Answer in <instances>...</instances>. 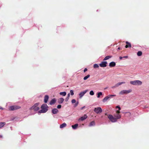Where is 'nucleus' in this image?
I'll use <instances>...</instances> for the list:
<instances>
[{
    "instance_id": "obj_39",
    "label": "nucleus",
    "mask_w": 149,
    "mask_h": 149,
    "mask_svg": "<svg viewBox=\"0 0 149 149\" xmlns=\"http://www.w3.org/2000/svg\"><path fill=\"white\" fill-rule=\"evenodd\" d=\"M117 87V86H116V84L114 86H113L112 87V88H115L116 87Z\"/></svg>"
},
{
    "instance_id": "obj_29",
    "label": "nucleus",
    "mask_w": 149,
    "mask_h": 149,
    "mask_svg": "<svg viewBox=\"0 0 149 149\" xmlns=\"http://www.w3.org/2000/svg\"><path fill=\"white\" fill-rule=\"evenodd\" d=\"M90 94L91 95H94V93L93 91H91L90 92Z\"/></svg>"
},
{
    "instance_id": "obj_32",
    "label": "nucleus",
    "mask_w": 149,
    "mask_h": 149,
    "mask_svg": "<svg viewBox=\"0 0 149 149\" xmlns=\"http://www.w3.org/2000/svg\"><path fill=\"white\" fill-rule=\"evenodd\" d=\"M78 104H79V102H76L75 104H74V107H76L78 105Z\"/></svg>"
},
{
    "instance_id": "obj_44",
    "label": "nucleus",
    "mask_w": 149,
    "mask_h": 149,
    "mask_svg": "<svg viewBox=\"0 0 149 149\" xmlns=\"http://www.w3.org/2000/svg\"><path fill=\"white\" fill-rule=\"evenodd\" d=\"M120 47H119L118 48V49H119V50H120Z\"/></svg>"
},
{
    "instance_id": "obj_24",
    "label": "nucleus",
    "mask_w": 149,
    "mask_h": 149,
    "mask_svg": "<svg viewBox=\"0 0 149 149\" xmlns=\"http://www.w3.org/2000/svg\"><path fill=\"white\" fill-rule=\"evenodd\" d=\"M60 94L61 95L65 96L66 95V93L65 92H61L60 93Z\"/></svg>"
},
{
    "instance_id": "obj_46",
    "label": "nucleus",
    "mask_w": 149,
    "mask_h": 149,
    "mask_svg": "<svg viewBox=\"0 0 149 149\" xmlns=\"http://www.w3.org/2000/svg\"><path fill=\"white\" fill-rule=\"evenodd\" d=\"M1 109V108H0V109Z\"/></svg>"
},
{
    "instance_id": "obj_22",
    "label": "nucleus",
    "mask_w": 149,
    "mask_h": 149,
    "mask_svg": "<svg viewBox=\"0 0 149 149\" xmlns=\"http://www.w3.org/2000/svg\"><path fill=\"white\" fill-rule=\"evenodd\" d=\"M6 123L5 122H0V128H1L5 125Z\"/></svg>"
},
{
    "instance_id": "obj_30",
    "label": "nucleus",
    "mask_w": 149,
    "mask_h": 149,
    "mask_svg": "<svg viewBox=\"0 0 149 149\" xmlns=\"http://www.w3.org/2000/svg\"><path fill=\"white\" fill-rule=\"evenodd\" d=\"M70 92L71 95H74V92L72 90H71L70 91Z\"/></svg>"
},
{
    "instance_id": "obj_20",
    "label": "nucleus",
    "mask_w": 149,
    "mask_h": 149,
    "mask_svg": "<svg viewBox=\"0 0 149 149\" xmlns=\"http://www.w3.org/2000/svg\"><path fill=\"white\" fill-rule=\"evenodd\" d=\"M78 125V124H76L74 125H72V127L73 129H75L77 128Z\"/></svg>"
},
{
    "instance_id": "obj_2",
    "label": "nucleus",
    "mask_w": 149,
    "mask_h": 149,
    "mask_svg": "<svg viewBox=\"0 0 149 149\" xmlns=\"http://www.w3.org/2000/svg\"><path fill=\"white\" fill-rule=\"evenodd\" d=\"M48 107L47 104H42L41 107V108L42 109L39 111L38 112L40 113H45L48 110Z\"/></svg>"
},
{
    "instance_id": "obj_1",
    "label": "nucleus",
    "mask_w": 149,
    "mask_h": 149,
    "mask_svg": "<svg viewBox=\"0 0 149 149\" xmlns=\"http://www.w3.org/2000/svg\"><path fill=\"white\" fill-rule=\"evenodd\" d=\"M108 117L111 122L114 123L116 122L118 119L120 118L121 116L119 114H115L114 116L112 115H109Z\"/></svg>"
},
{
    "instance_id": "obj_27",
    "label": "nucleus",
    "mask_w": 149,
    "mask_h": 149,
    "mask_svg": "<svg viewBox=\"0 0 149 149\" xmlns=\"http://www.w3.org/2000/svg\"><path fill=\"white\" fill-rule=\"evenodd\" d=\"M102 93L101 92H100L98 93H97V97L98 98H99L100 95H102Z\"/></svg>"
},
{
    "instance_id": "obj_26",
    "label": "nucleus",
    "mask_w": 149,
    "mask_h": 149,
    "mask_svg": "<svg viewBox=\"0 0 149 149\" xmlns=\"http://www.w3.org/2000/svg\"><path fill=\"white\" fill-rule=\"evenodd\" d=\"M90 76V75L89 74L87 75L84 78V80H86Z\"/></svg>"
},
{
    "instance_id": "obj_16",
    "label": "nucleus",
    "mask_w": 149,
    "mask_h": 149,
    "mask_svg": "<svg viewBox=\"0 0 149 149\" xmlns=\"http://www.w3.org/2000/svg\"><path fill=\"white\" fill-rule=\"evenodd\" d=\"M110 98V96L109 95L105 97L102 100V101L103 102H105L106 101L108 100Z\"/></svg>"
},
{
    "instance_id": "obj_38",
    "label": "nucleus",
    "mask_w": 149,
    "mask_h": 149,
    "mask_svg": "<svg viewBox=\"0 0 149 149\" xmlns=\"http://www.w3.org/2000/svg\"><path fill=\"white\" fill-rule=\"evenodd\" d=\"M87 70V69L86 68H85L84 70V72H85Z\"/></svg>"
},
{
    "instance_id": "obj_18",
    "label": "nucleus",
    "mask_w": 149,
    "mask_h": 149,
    "mask_svg": "<svg viewBox=\"0 0 149 149\" xmlns=\"http://www.w3.org/2000/svg\"><path fill=\"white\" fill-rule=\"evenodd\" d=\"M66 124L65 123H64L60 125V127L61 128H62L65 127L66 126Z\"/></svg>"
},
{
    "instance_id": "obj_21",
    "label": "nucleus",
    "mask_w": 149,
    "mask_h": 149,
    "mask_svg": "<svg viewBox=\"0 0 149 149\" xmlns=\"http://www.w3.org/2000/svg\"><path fill=\"white\" fill-rule=\"evenodd\" d=\"M95 125V123L94 121H92L89 124V126H94Z\"/></svg>"
},
{
    "instance_id": "obj_37",
    "label": "nucleus",
    "mask_w": 149,
    "mask_h": 149,
    "mask_svg": "<svg viewBox=\"0 0 149 149\" xmlns=\"http://www.w3.org/2000/svg\"><path fill=\"white\" fill-rule=\"evenodd\" d=\"M116 113L117 114H119V113H120V110H117L116 111Z\"/></svg>"
},
{
    "instance_id": "obj_45",
    "label": "nucleus",
    "mask_w": 149,
    "mask_h": 149,
    "mask_svg": "<svg viewBox=\"0 0 149 149\" xmlns=\"http://www.w3.org/2000/svg\"><path fill=\"white\" fill-rule=\"evenodd\" d=\"M105 115H107V113H105Z\"/></svg>"
},
{
    "instance_id": "obj_41",
    "label": "nucleus",
    "mask_w": 149,
    "mask_h": 149,
    "mask_svg": "<svg viewBox=\"0 0 149 149\" xmlns=\"http://www.w3.org/2000/svg\"><path fill=\"white\" fill-rule=\"evenodd\" d=\"M70 93H68V96L67 97L69 98V97L70 96Z\"/></svg>"
},
{
    "instance_id": "obj_23",
    "label": "nucleus",
    "mask_w": 149,
    "mask_h": 149,
    "mask_svg": "<svg viewBox=\"0 0 149 149\" xmlns=\"http://www.w3.org/2000/svg\"><path fill=\"white\" fill-rule=\"evenodd\" d=\"M125 82H119L117 84H116V86H117V87L118 86H119L121 85L122 84H125Z\"/></svg>"
},
{
    "instance_id": "obj_11",
    "label": "nucleus",
    "mask_w": 149,
    "mask_h": 149,
    "mask_svg": "<svg viewBox=\"0 0 149 149\" xmlns=\"http://www.w3.org/2000/svg\"><path fill=\"white\" fill-rule=\"evenodd\" d=\"M58 109L56 108L53 109L52 110V112L53 114H55L57 113L58 112Z\"/></svg>"
},
{
    "instance_id": "obj_34",
    "label": "nucleus",
    "mask_w": 149,
    "mask_h": 149,
    "mask_svg": "<svg viewBox=\"0 0 149 149\" xmlns=\"http://www.w3.org/2000/svg\"><path fill=\"white\" fill-rule=\"evenodd\" d=\"M109 96H110V98L111 97H113V96H116L115 95H108Z\"/></svg>"
},
{
    "instance_id": "obj_6",
    "label": "nucleus",
    "mask_w": 149,
    "mask_h": 149,
    "mask_svg": "<svg viewBox=\"0 0 149 149\" xmlns=\"http://www.w3.org/2000/svg\"><path fill=\"white\" fill-rule=\"evenodd\" d=\"M94 111L97 114H99L102 112L101 108L100 107L95 108L94 109Z\"/></svg>"
},
{
    "instance_id": "obj_7",
    "label": "nucleus",
    "mask_w": 149,
    "mask_h": 149,
    "mask_svg": "<svg viewBox=\"0 0 149 149\" xmlns=\"http://www.w3.org/2000/svg\"><path fill=\"white\" fill-rule=\"evenodd\" d=\"M21 108V107L17 105H13L11 106L10 107V109L12 111H13L19 109Z\"/></svg>"
},
{
    "instance_id": "obj_3",
    "label": "nucleus",
    "mask_w": 149,
    "mask_h": 149,
    "mask_svg": "<svg viewBox=\"0 0 149 149\" xmlns=\"http://www.w3.org/2000/svg\"><path fill=\"white\" fill-rule=\"evenodd\" d=\"M39 104V103L38 102L35 104L33 106L31 107L30 109L31 110H33L35 111H37L40 108L38 107Z\"/></svg>"
},
{
    "instance_id": "obj_33",
    "label": "nucleus",
    "mask_w": 149,
    "mask_h": 149,
    "mask_svg": "<svg viewBox=\"0 0 149 149\" xmlns=\"http://www.w3.org/2000/svg\"><path fill=\"white\" fill-rule=\"evenodd\" d=\"M61 105H58L57 106V108L58 109H60L61 108Z\"/></svg>"
},
{
    "instance_id": "obj_35",
    "label": "nucleus",
    "mask_w": 149,
    "mask_h": 149,
    "mask_svg": "<svg viewBox=\"0 0 149 149\" xmlns=\"http://www.w3.org/2000/svg\"><path fill=\"white\" fill-rule=\"evenodd\" d=\"M116 108H118V110H120L121 109V108H120V106H117L116 107Z\"/></svg>"
},
{
    "instance_id": "obj_40",
    "label": "nucleus",
    "mask_w": 149,
    "mask_h": 149,
    "mask_svg": "<svg viewBox=\"0 0 149 149\" xmlns=\"http://www.w3.org/2000/svg\"><path fill=\"white\" fill-rule=\"evenodd\" d=\"M128 56H124L123 57V58H127Z\"/></svg>"
},
{
    "instance_id": "obj_17",
    "label": "nucleus",
    "mask_w": 149,
    "mask_h": 149,
    "mask_svg": "<svg viewBox=\"0 0 149 149\" xmlns=\"http://www.w3.org/2000/svg\"><path fill=\"white\" fill-rule=\"evenodd\" d=\"M56 100L55 99H52L50 102V104L51 105L55 103Z\"/></svg>"
},
{
    "instance_id": "obj_28",
    "label": "nucleus",
    "mask_w": 149,
    "mask_h": 149,
    "mask_svg": "<svg viewBox=\"0 0 149 149\" xmlns=\"http://www.w3.org/2000/svg\"><path fill=\"white\" fill-rule=\"evenodd\" d=\"M99 65L97 64H95L93 65V67L94 68H98L99 67Z\"/></svg>"
},
{
    "instance_id": "obj_8",
    "label": "nucleus",
    "mask_w": 149,
    "mask_h": 149,
    "mask_svg": "<svg viewBox=\"0 0 149 149\" xmlns=\"http://www.w3.org/2000/svg\"><path fill=\"white\" fill-rule=\"evenodd\" d=\"M107 61H102L99 64V65L101 67H105L107 66Z\"/></svg>"
},
{
    "instance_id": "obj_25",
    "label": "nucleus",
    "mask_w": 149,
    "mask_h": 149,
    "mask_svg": "<svg viewBox=\"0 0 149 149\" xmlns=\"http://www.w3.org/2000/svg\"><path fill=\"white\" fill-rule=\"evenodd\" d=\"M142 53L141 51H139L137 53V55L138 56H140L142 55Z\"/></svg>"
},
{
    "instance_id": "obj_5",
    "label": "nucleus",
    "mask_w": 149,
    "mask_h": 149,
    "mask_svg": "<svg viewBox=\"0 0 149 149\" xmlns=\"http://www.w3.org/2000/svg\"><path fill=\"white\" fill-rule=\"evenodd\" d=\"M132 91V90L131 89H129L128 90H123L120 92L119 94L120 95H123L128 94L131 92Z\"/></svg>"
},
{
    "instance_id": "obj_12",
    "label": "nucleus",
    "mask_w": 149,
    "mask_h": 149,
    "mask_svg": "<svg viewBox=\"0 0 149 149\" xmlns=\"http://www.w3.org/2000/svg\"><path fill=\"white\" fill-rule=\"evenodd\" d=\"M49 97L47 95H46L44 97V102L45 103H47L49 99Z\"/></svg>"
},
{
    "instance_id": "obj_9",
    "label": "nucleus",
    "mask_w": 149,
    "mask_h": 149,
    "mask_svg": "<svg viewBox=\"0 0 149 149\" xmlns=\"http://www.w3.org/2000/svg\"><path fill=\"white\" fill-rule=\"evenodd\" d=\"M87 92V90H85L83 92H80L79 94V97L81 98Z\"/></svg>"
},
{
    "instance_id": "obj_15",
    "label": "nucleus",
    "mask_w": 149,
    "mask_h": 149,
    "mask_svg": "<svg viewBox=\"0 0 149 149\" xmlns=\"http://www.w3.org/2000/svg\"><path fill=\"white\" fill-rule=\"evenodd\" d=\"M64 100V99L63 98H60L58 100V103L59 104H61L63 102Z\"/></svg>"
},
{
    "instance_id": "obj_14",
    "label": "nucleus",
    "mask_w": 149,
    "mask_h": 149,
    "mask_svg": "<svg viewBox=\"0 0 149 149\" xmlns=\"http://www.w3.org/2000/svg\"><path fill=\"white\" fill-rule=\"evenodd\" d=\"M116 65V63L114 62H112L109 64V66L110 67H113Z\"/></svg>"
},
{
    "instance_id": "obj_19",
    "label": "nucleus",
    "mask_w": 149,
    "mask_h": 149,
    "mask_svg": "<svg viewBox=\"0 0 149 149\" xmlns=\"http://www.w3.org/2000/svg\"><path fill=\"white\" fill-rule=\"evenodd\" d=\"M112 57L111 56H106L105 58L104 59L103 61H105L109 59L110 58H111Z\"/></svg>"
},
{
    "instance_id": "obj_42",
    "label": "nucleus",
    "mask_w": 149,
    "mask_h": 149,
    "mask_svg": "<svg viewBox=\"0 0 149 149\" xmlns=\"http://www.w3.org/2000/svg\"><path fill=\"white\" fill-rule=\"evenodd\" d=\"M123 58V57H122V56H120L119 57V58L120 60H121L122 58Z\"/></svg>"
},
{
    "instance_id": "obj_31",
    "label": "nucleus",
    "mask_w": 149,
    "mask_h": 149,
    "mask_svg": "<svg viewBox=\"0 0 149 149\" xmlns=\"http://www.w3.org/2000/svg\"><path fill=\"white\" fill-rule=\"evenodd\" d=\"M71 102H72V103H75L76 102V100H75V99H72V101H71Z\"/></svg>"
},
{
    "instance_id": "obj_43",
    "label": "nucleus",
    "mask_w": 149,
    "mask_h": 149,
    "mask_svg": "<svg viewBox=\"0 0 149 149\" xmlns=\"http://www.w3.org/2000/svg\"><path fill=\"white\" fill-rule=\"evenodd\" d=\"M85 108V106H84L81 108V109L82 110Z\"/></svg>"
},
{
    "instance_id": "obj_36",
    "label": "nucleus",
    "mask_w": 149,
    "mask_h": 149,
    "mask_svg": "<svg viewBox=\"0 0 149 149\" xmlns=\"http://www.w3.org/2000/svg\"><path fill=\"white\" fill-rule=\"evenodd\" d=\"M69 97H67L65 99V101L66 102H67L69 99Z\"/></svg>"
},
{
    "instance_id": "obj_4",
    "label": "nucleus",
    "mask_w": 149,
    "mask_h": 149,
    "mask_svg": "<svg viewBox=\"0 0 149 149\" xmlns=\"http://www.w3.org/2000/svg\"><path fill=\"white\" fill-rule=\"evenodd\" d=\"M130 83L131 84L135 85H141L142 84V82L139 80H135L133 81H131Z\"/></svg>"
},
{
    "instance_id": "obj_10",
    "label": "nucleus",
    "mask_w": 149,
    "mask_h": 149,
    "mask_svg": "<svg viewBox=\"0 0 149 149\" xmlns=\"http://www.w3.org/2000/svg\"><path fill=\"white\" fill-rule=\"evenodd\" d=\"M87 116L85 114L83 116L81 117L79 119L81 121H83V120L86 119L87 118Z\"/></svg>"
},
{
    "instance_id": "obj_13",
    "label": "nucleus",
    "mask_w": 149,
    "mask_h": 149,
    "mask_svg": "<svg viewBox=\"0 0 149 149\" xmlns=\"http://www.w3.org/2000/svg\"><path fill=\"white\" fill-rule=\"evenodd\" d=\"M126 43L127 45L125 46V47L127 48L128 47H131V46L130 43L129 42H128L126 41Z\"/></svg>"
}]
</instances>
